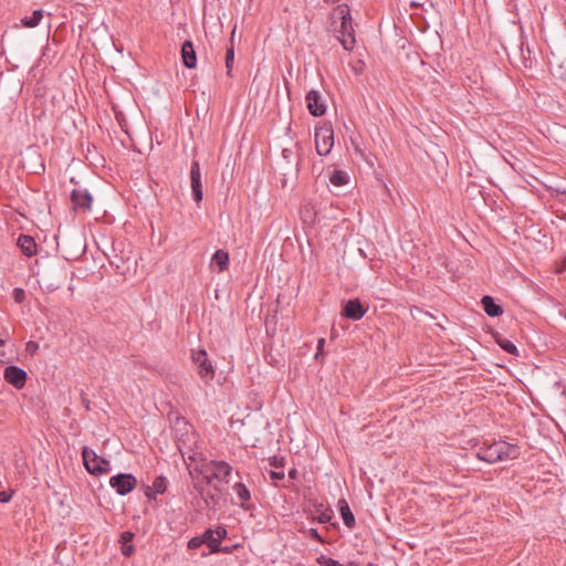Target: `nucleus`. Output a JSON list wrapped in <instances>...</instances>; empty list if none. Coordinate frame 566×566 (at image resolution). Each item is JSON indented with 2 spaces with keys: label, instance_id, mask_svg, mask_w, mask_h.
Masks as SVG:
<instances>
[{
  "label": "nucleus",
  "instance_id": "27",
  "mask_svg": "<svg viewBox=\"0 0 566 566\" xmlns=\"http://www.w3.org/2000/svg\"><path fill=\"white\" fill-rule=\"evenodd\" d=\"M496 343L506 353L517 355V347L511 340L503 337H497Z\"/></svg>",
  "mask_w": 566,
  "mask_h": 566
},
{
  "label": "nucleus",
  "instance_id": "36",
  "mask_svg": "<svg viewBox=\"0 0 566 566\" xmlns=\"http://www.w3.org/2000/svg\"><path fill=\"white\" fill-rule=\"evenodd\" d=\"M271 478L273 480H282L284 478V473L283 472H275V471H272L271 472Z\"/></svg>",
  "mask_w": 566,
  "mask_h": 566
},
{
  "label": "nucleus",
  "instance_id": "8",
  "mask_svg": "<svg viewBox=\"0 0 566 566\" xmlns=\"http://www.w3.org/2000/svg\"><path fill=\"white\" fill-rule=\"evenodd\" d=\"M228 531L223 526L216 528H207L202 533L203 544H206L211 553H230L228 547L221 546V541L226 538Z\"/></svg>",
  "mask_w": 566,
  "mask_h": 566
},
{
  "label": "nucleus",
  "instance_id": "16",
  "mask_svg": "<svg viewBox=\"0 0 566 566\" xmlns=\"http://www.w3.org/2000/svg\"><path fill=\"white\" fill-rule=\"evenodd\" d=\"M182 61L186 67L193 69L197 65V56L191 41H186L181 48Z\"/></svg>",
  "mask_w": 566,
  "mask_h": 566
},
{
  "label": "nucleus",
  "instance_id": "4",
  "mask_svg": "<svg viewBox=\"0 0 566 566\" xmlns=\"http://www.w3.org/2000/svg\"><path fill=\"white\" fill-rule=\"evenodd\" d=\"M337 10L342 20L340 27L337 30V39L346 51H350L354 49L356 43L350 9L348 6H339Z\"/></svg>",
  "mask_w": 566,
  "mask_h": 566
},
{
  "label": "nucleus",
  "instance_id": "22",
  "mask_svg": "<svg viewBox=\"0 0 566 566\" xmlns=\"http://www.w3.org/2000/svg\"><path fill=\"white\" fill-rule=\"evenodd\" d=\"M134 536V533L129 531L123 532L120 535L122 554L126 557L130 556L135 551L134 546L130 544Z\"/></svg>",
  "mask_w": 566,
  "mask_h": 566
},
{
  "label": "nucleus",
  "instance_id": "9",
  "mask_svg": "<svg viewBox=\"0 0 566 566\" xmlns=\"http://www.w3.org/2000/svg\"><path fill=\"white\" fill-rule=\"evenodd\" d=\"M136 485L137 479L130 473H119L109 479V486L122 496L130 493Z\"/></svg>",
  "mask_w": 566,
  "mask_h": 566
},
{
  "label": "nucleus",
  "instance_id": "31",
  "mask_svg": "<svg viewBox=\"0 0 566 566\" xmlns=\"http://www.w3.org/2000/svg\"><path fill=\"white\" fill-rule=\"evenodd\" d=\"M39 349V345L35 342H29L25 345V352L30 355H34Z\"/></svg>",
  "mask_w": 566,
  "mask_h": 566
},
{
  "label": "nucleus",
  "instance_id": "18",
  "mask_svg": "<svg viewBox=\"0 0 566 566\" xmlns=\"http://www.w3.org/2000/svg\"><path fill=\"white\" fill-rule=\"evenodd\" d=\"M18 247L27 256H33L36 254V243L30 235L21 234L18 238Z\"/></svg>",
  "mask_w": 566,
  "mask_h": 566
},
{
  "label": "nucleus",
  "instance_id": "37",
  "mask_svg": "<svg viewBox=\"0 0 566 566\" xmlns=\"http://www.w3.org/2000/svg\"><path fill=\"white\" fill-rule=\"evenodd\" d=\"M282 156H283L284 159L290 161L291 151L289 149H283Z\"/></svg>",
  "mask_w": 566,
  "mask_h": 566
},
{
  "label": "nucleus",
  "instance_id": "39",
  "mask_svg": "<svg viewBox=\"0 0 566 566\" xmlns=\"http://www.w3.org/2000/svg\"><path fill=\"white\" fill-rule=\"evenodd\" d=\"M234 32H235V29L232 31L231 41H233V39H234Z\"/></svg>",
  "mask_w": 566,
  "mask_h": 566
},
{
  "label": "nucleus",
  "instance_id": "26",
  "mask_svg": "<svg viewBox=\"0 0 566 566\" xmlns=\"http://www.w3.org/2000/svg\"><path fill=\"white\" fill-rule=\"evenodd\" d=\"M317 563L321 565V566H359L357 563L355 562H350L348 563L347 565H344V564H340L338 560L336 559H333L331 557H326L324 555L319 556L317 558Z\"/></svg>",
  "mask_w": 566,
  "mask_h": 566
},
{
  "label": "nucleus",
  "instance_id": "35",
  "mask_svg": "<svg viewBox=\"0 0 566 566\" xmlns=\"http://www.w3.org/2000/svg\"><path fill=\"white\" fill-rule=\"evenodd\" d=\"M12 497V492H0V502L1 503H8Z\"/></svg>",
  "mask_w": 566,
  "mask_h": 566
},
{
  "label": "nucleus",
  "instance_id": "24",
  "mask_svg": "<svg viewBox=\"0 0 566 566\" xmlns=\"http://www.w3.org/2000/svg\"><path fill=\"white\" fill-rule=\"evenodd\" d=\"M233 490L241 502V506L244 507L245 503L250 501L251 494L245 484L239 482L233 485Z\"/></svg>",
  "mask_w": 566,
  "mask_h": 566
},
{
  "label": "nucleus",
  "instance_id": "12",
  "mask_svg": "<svg viewBox=\"0 0 566 566\" xmlns=\"http://www.w3.org/2000/svg\"><path fill=\"white\" fill-rule=\"evenodd\" d=\"M74 210L87 211L91 209L93 198L86 189H74L71 193Z\"/></svg>",
  "mask_w": 566,
  "mask_h": 566
},
{
  "label": "nucleus",
  "instance_id": "21",
  "mask_svg": "<svg viewBox=\"0 0 566 566\" xmlns=\"http://www.w3.org/2000/svg\"><path fill=\"white\" fill-rule=\"evenodd\" d=\"M338 509H339L342 518L344 521V524L349 528L354 527L355 526V517H354V514L352 513L350 507H349L348 503L346 502V500L342 499L338 501Z\"/></svg>",
  "mask_w": 566,
  "mask_h": 566
},
{
  "label": "nucleus",
  "instance_id": "3",
  "mask_svg": "<svg viewBox=\"0 0 566 566\" xmlns=\"http://www.w3.org/2000/svg\"><path fill=\"white\" fill-rule=\"evenodd\" d=\"M193 480V486L200 494L205 504L209 509H213L223 497L226 489L223 484L219 483H206L203 480L191 476Z\"/></svg>",
  "mask_w": 566,
  "mask_h": 566
},
{
  "label": "nucleus",
  "instance_id": "34",
  "mask_svg": "<svg viewBox=\"0 0 566 566\" xmlns=\"http://www.w3.org/2000/svg\"><path fill=\"white\" fill-rule=\"evenodd\" d=\"M307 534H308V536H311L312 538H314L315 541H317V542H319V543H323V542H324V541H323V538H322V536L319 535V533L317 532V530H316V528H310V530L307 531Z\"/></svg>",
  "mask_w": 566,
  "mask_h": 566
},
{
  "label": "nucleus",
  "instance_id": "11",
  "mask_svg": "<svg viewBox=\"0 0 566 566\" xmlns=\"http://www.w3.org/2000/svg\"><path fill=\"white\" fill-rule=\"evenodd\" d=\"M27 371L18 366L11 365L6 367L3 371V377L7 382L15 387L17 389H21L24 387L27 381Z\"/></svg>",
  "mask_w": 566,
  "mask_h": 566
},
{
  "label": "nucleus",
  "instance_id": "33",
  "mask_svg": "<svg viewBox=\"0 0 566 566\" xmlns=\"http://www.w3.org/2000/svg\"><path fill=\"white\" fill-rule=\"evenodd\" d=\"M324 345H325V338H319L318 342H317V350H316V354H315V358L318 359V357L321 355H323V350H324Z\"/></svg>",
  "mask_w": 566,
  "mask_h": 566
},
{
  "label": "nucleus",
  "instance_id": "38",
  "mask_svg": "<svg viewBox=\"0 0 566 566\" xmlns=\"http://www.w3.org/2000/svg\"><path fill=\"white\" fill-rule=\"evenodd\" d=\"M83 403L85 405V408L90 410V401L87 399H83Z\"/></svg>",
  "mask_w": 566,
  "mask_h": 566
},
{
  "label": "nucleus",
  "instance_id": "17",
  "mask_svg": "<svg viewBox=\"0 0 566 566\" xmlns=\"http://www.w3.org/2000/svg\"><path fill=\"white\" fill-rule=\"evenodd\" d=\"M167 482L164 476H157L151 485L147 486L145 495L149 500L156 499L157 495L165 493Z\"/></svg>",
  "mask_w": 566,
  "mask_h": 566
},
{
  "label": "nucleus",
  "instance_id": "13",
  "mask_svg": "<svg viewBox=\"0 0 566 566\" xmlns=\"http://www.w3.org/2000/svg\"><path fill=\"white\" fill-rule=\"evenodd\" d=\"M307 108L313 116H322L326 112L325 102L319 92L312 90L306 94Z\"/></svg>",
  "mask_w": 566,
  "mask_h": 566
},
{
  "label": "nucleus",
  "instance_id": "1",
  "mask_svg": "<svg viewBox=\"0 0 566 566\" xmlns=\"http://www.w3.org/2000/svg\"><path fill=\"white\" fill-rule=\"evenodd\" d=\"M191 476L199 478L206 483L223 484V488L229 483V476L232 472V467L224 461H206L197 462L193 455H189L185 460Z\"/></svg>",
  "mask_w": 566,
  "mask_h": 566
},
{
  "label": "nucleus",
  "instance_id": "23",
  "mask_svg": "<svg viewBox=\"0 0 566 566\" xmlns=\"http://www.w3.org/2000/svg\"><path fill=\"white\" fill-rule=\"evenodd\" d=\"M43 13L42 9L34 10L31 17H24L21 19L22 27L28 29L38 27L43 18Z\"/></svg>",
  "mask_w": 566,
  "mask_h": 566
},
{
  "label": "nucleus",
  "instance_id": "5",
  "mask_svg": "<svg viewBox=\"0 0 566 566\" xmlns=\"http://www.w3.org/2000/svg\"><path fill=\"white\" fill-rule=\"evenodd\" d=\"M83 462L86 470L94 475L107 473L111 470L109 460L99 457L93 449L84 447L82 450Z\"/></svg>",
  "mask_w": 566,
  "mask_h": 566
},
{
  "label": "nucleus",
  "instance_id": "29",
  "mask_svg": "<svg viewBox=\"0 0 566 566\" xmlns=\"http://www.w3.org/2000/svg\"><path fill=\"white\" fill-rule=\"evenodd\" d=\"M233 62H234V49H233V46H231L227 50V55H226V67H227L228 75L231 74Z\"/></svg>",
  "mask_w": 566,
  "mask_h": 566
},
{
  "label": "nucleus",
  "instance_id": "20",
  "mask_svg": "<svg viewBox=\"0 0 566 566\" xmlns=\"http://www.w3.org/2000/svg\"><path fill=\"white\" fill-rule=\"evenodd\" d=\"M481 304L484 312L491 317L500 316L503 313L502 307L495 304L494 300L489 295L482 297Z\"/></svg>",
  "mask_w": 566,
  "mask_h": 566
},
{
  "label": "nucleus",
  "instance_id": "7",
  "mask_svg": "<svg viewBox=\"0 0 566 566\" xmlns=\"http://www.w3.org/2000/svg\"><path fill=\"white\" fill-rule=\"evenodd\" d=\"M334 146V130L331 125H323L315 129V149L319 156H326Z\"/></svg>",
  "mask_w": 566,
  "mask_h": 566
},
{
  "label": "nucleus",
  "instance_id": "30",
  "mask_svg": "<svg viewBox=\"0 0 566 566\" xmlns=\"http://www.w3.org/2000/svg\"><path fill=\"white\" fill-rule=\"evenodd\" d=\"M201 545H203L202 535L195 536V537L190 538L187 544L189 549H196V548L200 547Z\"/></svg>",
  "mask_w": 566,
  "mask_h": 566
},
{
  "label": "nucleus",
  "instance_id": "25",
  "mask_svg": "<svg viewBox=\"0 0 566 566\" xmlns=\"http://www.w3.org/2000/svg\"><path fill=\"white\" fill-rule=\"evenodd\" d=\"M329 181L336 187L345 186L348 182V175L343 170H334L329 176Z\"/></svg>",
  "mask_w": 566,
  "mask_h": 566
},
{
  "label": "nucleus",
  "instance_id": "6",
  "mask_svg": "<svg viewBox=\"0 0 566 566\" xmlns=\"http://www.w3.org/2000/svg\"><path fill=\"white\" fill-rule=\"evenodd\" d=\"M192 360L197 366V373L205 384H210L216 375L214 367L208 358L206 350L192 352Z\"/></svg>",
  "mask_w": 566,
  "mask_h": 566
},
{
  "label": "nucleus",
  "instance_id": "28",
  "mask_svg": "<svg viewBox=\"0 0 566 566\" xmlns=\"http://www.w3.org/2000/svg\"><path fill=\"white\" fill-rule=\"evenodd\" d=\"M9 337V333L2 328V332L0 334V363H4L6 359H7V354L4 352V344H6V340L8 339Z\"/></svg>",
  "mask_w": 566,
  "mask_h": 566
},
{
  "label": "nucleus",
  "instance_id": "2",
  "mask_svg": "<svg viewBox=\"0 0 566 566\" xmlns=\"http://www.w3.org/2000/svg\"><path fill=\"white\" fill-rule=\"evenodd\" d=\"M520 455V448L505 441H495L490 444L480 447L476 457L488 463H496L500 461L517 459Z\"/></svg>",
  "mask_w": 566,
  "mask_h": 566
},
{
  "label": "nucleus",
  "instance_id": "10",
  "mask_svg": "<svg viewBox=\"0 0 566 566\" xmlns=\"http://www.w3.org/2000/svg\"><path fill=\"white\" fill-rule=\"evenodd\" d=\"M190 186L192 191V197L196 202L202 200V181H201V171L200 165L198 160H192L190 167Z\"/></svg>",
  "mask_w": 566,
  "mask_h": 566
},
{
  "label": "nucleus",
  "instance_id": "32",
  "mask_svg": "<svg viewBox=\"0 0 566 566\" xmlns=\"http://www.w3.org/2000/svg\"><path fill=\"white\" fill-rule=\"evenodd\" d=\"M13 297L15 302L21 303L24 300V291L22 289H14Z\"/></svg>",
  "mask_w": 566,
  "mask_h": 566
},
{
  "label": "nucleus",
  "instance_id": "14",
  "mask_svg": "<svg viewBox=\"0 0 566 566\" xmlns=\"http://www.w3.org/2000/svg\"><path fill=\"white\" fill-rule=\"evenodd\" d=\"M308 514L312 520L318 523H328L334 515L333 510L324 503H314Z\"/></svg>",
  "mask_w": 566,
  "mask_h": 566
},
{
  "label": "nucleus",
  "instance_id": "19",
  "mask_svg": "<svg viewBox=\"0 0 566 566\" xmlns=\"http://www.w3.org/2000/svg\"><path fill=\"white\" fill-rule=\"evenodd\" d=\"M210 266H218V272H224L229 266V253L224 250H218L212 255Z\"/></svg>",
  "mask_w": 566,
  "mask_h": 566
},
{
  "label": "nucleus",
  "instance_id": "15",
  "mask_svg": "<svg viewBox=\"0 0 566 566\" xmlns=\"http://www.w3.org/2000/svg\"><path fill=\"white\" fill-rule=\"evenodd\" d=\"M366 314V308L358 300H349L344 305L343 315L353 321H359Z\"/></svg>",
  "mask_w": 566,
  "mask_h": 566
}]
</instances>
